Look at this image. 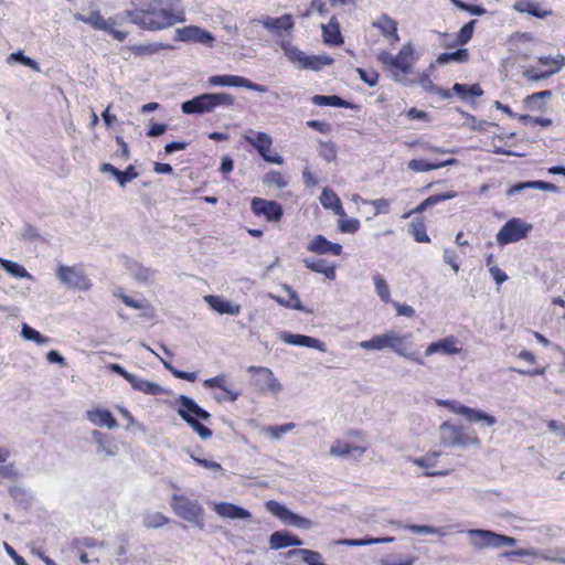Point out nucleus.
I'll return each instance as SVG.
<instances>
[{"label":"nucleus","mask_w":565,"mask_h":565,"mask_svg":"<svg viewBox=\"0 0 565 565\" xmlns=\"http://www.w3.org/2000/svg\"><path fill=\"white\" fill-rule=\"evenodd\" d=\"M134 10L125 12L127 19L145 30H161L184 22V13H174L164 0H134Z\"/></svg>","instance_id":"f257e3e1"},{"label":"nucleus","mask_w":565,"mask_h":565,"mask_svg":"<svg viewBox=\"0 0 565 565\" xmlns=\"http://www.w3.org/2000/svg\"><path fill=\"white\" fill-rule=\"evenodd\" d=\"M414 55V46L408 42L401 47L397 55L382 51L379 53L377 60L391 72L395 82L407 85L409 82L406 79V75L413 72Z\"/></svg>","instance_id":"f03ea898"},{"label":"nucleus","mask_w":565,"mask_h":565,"mask_svg":"<svg viewBox=\"0 0 565 565\" xmlns=\"http://www.w3.org/2000/svg\"><path fill=\"white\" fill-rule=\"evenodd\" d=\"M179 405L177 408L178 415L199 435L201 439H209L212 437V430L203 425L201 422H207L211 414L202 408L193 398L186 395H179L175 399Z\"/></svg>","instance_id":"7ed1b4c3"},{"label":"nucleus","mask_w":565,"mask_h":565,"mask_svg":"<svg viewBox=\"0 0 565 565\" xmlns=\"http://www.w3.org/2000/svg\"><path fill=\"white\" fill-rule=\"evenodd\" d=\"M235 98L228 93H204L194 96L181 104L185 115H203L213 111L216 107H232Z\"/></svg>","instance_id":"20e7f679"},{"label":"nucleus","mask_w":565,"mask_h":565,"mask_svg":"<svg viewBox=\"0 0 565 565\" xmlns=\"http://www.w3.org/2000/svg\"><path fill=\"white\" fill-rule=\"evenodd\" d=\"M170 507L178 518L200 530L204 529L205 510L198 500L174 493L171 497Z\"/></svg>","instance_id":"39448f33"},{"label":"nucleus","mask_w":565,"mask_h":565,"mask_svg":"<svg viewBox=\"0 0 565 565\" xmlns=\"http://www.w3.org/2000/svg\"><path fill=\"white\" fill-rule=\"evenodd\" d=\"M439 438L440 444L446 447L467 448L480 444L472 429L461 425H454L450 422H444L439 426Z\"/></svg>","instance_id":"423d86ee"},{"label":"nucleus","mask_w":565,"mask_h":565,"mask_svg":"<svg viewBox=\"0 0 565 565\" xmlns=\"http://www.w3.org/2000/svg\"><path fill=\"white\" fill-rule=\"evenodd\" d=\"M466 533L471 546L477 551L483 548H500L516 544V540L514 537L503 535L491 530L471 529Z\"/></svg>","instance_id":"0eeeda50"},{"label":"nucleus","mask_w":565,"mask_h":565,"mask_svg":"<svg viewBox=\"0 0 565 565\" xmlns=\"http://www.w3.org/2000/svg\"><path fill=\"white\" fill-rule=\"evenodd\" d=\"M531 230V224L522 221L521 218L513 217L503 224L497 233L495 238L500 246H505L525 238Z\"/></svg>","instance_id":"6e6552de"},{"label":"nucleus","mask_w":565,"mask_h":565,"mask_svg":"<svg viewBox=\"0 0 565 565\" xmlns=\"http://www.w3.org/2000/svg\"><path fill=\"white\" fill-rule=\"evenodd\" d=\"M243 138L258 152L264 161L274 164L284 163V158L280 154H271L269 152V149L273 145V138L268 134L264 131L250 130L249 135H244Z\"/></svg>","instance_id":"1a4fd4ad"},{"label":"nucleus","mask_w":565,"mask_h":565,"mask_svg":"<svg viewBox=\"0 0 565 565\" xmlns=\"http://www.w3.org/2000/svg\"><path fill=\"white\" fill-rule=\"evenodd\" d=\"M437 404L447 407L450 412L462 415L471 423H483L484 426H493L497 418L481 409L471 408L451 399H438Z\"/></svg>","instance_id":"9d476101"},{"label":"nucleus","mask_w":565,"mask_h":565,"mask_svg":"<svg viewBox=\"0 0 565 565\" xmlns=\"http://www.w3.org/2000/svg\"><path fill=\"white\" fill-rule=\"evenodd\" d=\"M265 508L269 513L287 525L303 530H309L313 526V522L311 520L292 512L287 507L275 500L267 501L265 503Z\"/></svg>","instance_id":"9b49d317"},{"label":"nucleus","mask_w":565,"mask_h":565,"mask_svg":"<svg viewBox=\"0 0 565 565\" xmlns=\"http://www.w3.org/2000/svg\"><path fill=\"white\" fill-rule=\"evenodd\" d=\"M57 279L70 289L89 290L90 280L79 266L60 265L56 269Z\"/></svg>","instance_id":"f8f14e48"},{"label":"nucleus","mask_w":565,"mask_h":565,"mask_svg":"<svg viewBox=\"0 0 565 565\" xmlns=\"http://www.w3.org/2000/svg\"><path fill=\"white\" fill-rule=\"evenodd\" d=\"M247 372L256 374L254 385L260 392H269L271 394H278L282 391V386L279 381L275 377L273 371L265 366H249Z\"/></svg>","instance_id":"ddd939ff"},{"label":"nucleus","mask_w":565,"mask_h":565,"mask_svg":"<svg viewBox=\"0 0 565 565\" xmlns=\"http://www.w3.org/2000/svg\"><path fill=\"white\" fill-rule=\"evenodd\" d=\"M250 210L257 216H264L268 222H279L284 215V209L277 201L262 198H253Z\"/></svg>","instance_id":"4468645a"},{"label":"nucleus","mask_w":565,"mask_h":565,"mask_svg":"<svg viewBox=\"0 0 565 565\" xmlns=\"http://www.w3.org/2000/svg\"><path fill=\"white\" fill-rule=\"evenodd\" d=\"M175 41L200 43L206 46H213L214 35L196 25H188L175 30Z\"/></svg>","instance_id":"2eb2a0df"},{"label":"nucleus","mask_w":565,"mask_h":565,"mask_svg":"<svg viewBox=\"0 0 565 565\" xmlns=\"http://www.w3.org/2000/svg\"><path fill=\"white\" fill-rule=\"evenodd\" d=\"M92 440L96 445V454L103 458L115 457L119 451L115 438L98 429L92 431Z\"/></svg>","instance_id":"dca6fc26"},{"label":"nucleus","mask_w":565,"mask_h":565,"mask_svg":"<svg viewBox=\"0 0 565 565\" xmlns=\"http://www.w3.org/2000/svg\"><path fill=\"white\" fill-rule=\"evenodd\" d=\"M279 339L290 345L311 348V349H316L320 352L327 351V345L323 341H321L317 338L310 337V335L290 333L288 331H281L279 333Z\"/></svg>","instance_id":"f3484780"},{"label":"nucleus","mask_w":565,"mask_h":565,"mask_svg":"<svg viewBox=\"0 0 565 565\" xmlns=\"http://www.w3.org/2000/svg\"><path fill=\"white\" fill-rule=\"evenodd\" d=\"M307 250L317 255L340 256L343 247L339 243L329 241L326 236L318 234L308 243Z\"/></svg>","instance_id":"a211bd4d"},{"label":"nucleus","mask_w":565,"mask_h":565,"mask_svg":"<svg viewBox=\"0 0 565 565\" xmlns=\"http://www.w3.org/2000/svg\"><path fill=\"white\" fill-rule=\"evenodd\" d=\"M126 269L129 274L141 284H152L154 281L157 270L146 267L135 259H127L125 263Z\"/></svg>","instance_id":"6ab92c4d"},{"label":"nucleus","mask_w":565,"mask_h":565,"mask_svg":"<svg viewBox=\"0 0 565 565\" xmlns=\"http://www.w3.org/2000/svg\"><path fill=\"white\" fill-rule=\"evenodd\" d=\"M535 189V190H542V191H548L553 193H558L559 188L553 183L542 181V180H535V181H524L519 182L513 185H511L507 190V196L512 198L515 194H519L525 190Z\"/></svg>","instance_id":"aec40b11"},{"label":"nucleus","mask_w":565,"mask_h":565,"mask_svg":"<svg viewBox=\"0 0 565 565\" xmlns=\"http://www.w3.org/2000/svg\"><path fill=\"white\" fill-rule=\"evenodd\" d=\"M204 300L212 310L220 315L237 316L241 313V305L234 303L220 296L209 295L204 297Z\"/></svg>","instance_id":"412c9836"},{"label":"nucleus","mask_w":565,"mask_h":565,"mask_svg":"<svg viewBox=\"0 0 565 565\" xmlns=\"http://www.w3.org/2000/svg\"><path fill=\"white\" fill-rule=\"evenodd\" d=\"M213 510L220 516L231 520H245L252 518V513L248 510L230 502L215 503Z\"/></svg>","instance_id":"4be33fe9"},{"label":"nucleus","mask_w":565,"mask_h":565,"mask_svg":"<svg viewBox=\"0 0 565 565\" xmlns=\"http://www.w3.org/2000/svg\"><path fill=\"white\" fill-rule=\"evenodd\" d=\"M300 545H302V541L297 535L286 530L275 531L269 536L270 550L277 551L289 546Z\"/></svg>","instance_id":"5701e85b"},{"label":"nucleus","mask_w":565,"mask_h":565,"mask_svg":"<svg viewBox=\"0 0 565 565\" xmlns=\"http://www.w3.org/2000/svg\"><path fill=\"white\" fill-rule=\"evenodd\" d=\"M86 418L98 427H107L114 429L118 427L116 418L111 412L106 408H95L86 412Z\"/></svg>","instance_id":"b1692460"},{"label":"nucleus","mask_w":565,"mask_h":565,"mask_svg":"<svg viewBox=\"0 0 565 565\" xmlns=\"http://www.w3.org/2000/svg\"><path fill=\"white\" fill-rule=\"evenodd\" d=\"M458 160L456 158H449L444 161H435L429 162L424 159H413L408 161L407 167L413 172H428L431 170L440 169L444 167H451L458 164Z\"/></svg>","instance_id":"393cba45"},{"label":"nucleus","mask_w":565,"mask_h":565,"mask_svg":"<svg viewBox=\"0 0 565 565\" xmlns=\"http://www.w3.org/2000/svg\"><path fill=\"white\" fill-rule=\"evenodd\" d=\"M457 340L454 337H447L436 342H431L426 351L425 355L429 356L436 353H441L445 355H452L460 352V349L456 345Z\"/></svg>","instance_id":"a878e982"},{"label":"nucleus","mask_w":565,"mask_h":565,"mask_svg":"<svg viewBox=\"0 0 565 565\" xmlns=\"http://www.w3.org/2000/svg\"><path fill=\"white\" fill-rule=\"evenodd\" d=\"M260 22L265 29L270 32L279 33L281 31H290L294 29V20L290 14H284L279 18H270L266 17L262 20H256Z\"/></svg>","instance_id":"bb28decb"},{"label":"nucleus","mask_w":565,"mask_h":565,"mask_svg":"<svg viewBox=\"0 0 565 565\" xmlns=\"http://www.w3.org/2000/svg\"><path fill=\"white\" fill-rule=\"evenodd\" d=\"M365 447L355 446L350 443L337 439L330 447L329 452L332 457H361L365 452Z\"/></svg>","instance_id":"cd10ccee"},{"label":"nucleus","mask_w":565,"mask_h":565,"mask_svg":"<svg viewBox=\"0 0 565 565\" xmlns=\"http://www.w3.org/2000/svg\"><path fill=\"white\" fill-rule=\"evenodd\" d=\"M439 456H440L439 451H430V452H427L425 456L412 459V462L415 466L427 469L428 471L425 472V476H427V477L446 476L448 473V471H446V470L445 471L429 470V469L436 467Z\"/></svg>","instance_id":"c85d7f7f"},{"label":"nucleus","mask_w":565,"mask_h":565,"mask_svg":"<svg viewBox=\"0 0 565 565\" xmlns=\"http://www.w3.org/2000/svg\"><path fill=\"white\" fill-rule=\"evenodd\" d=\"M320 203L327 210H332L335 215L347 216L342 203L335 192L329 188H324L320 194Z\"/></svg>","instance_id":"c756f323"},{"label":"nucleus","mask_w":565,"mask_h":565,"mask_svg":"<svg viewBox=\"0 0 565 565\" xmlns=\"http://www.w3.org/2000/svg\"><path fill=\"white\" fill-rule=\"evenodd\" d=\"M321 28L324 43L335 46L343 43L340 25L334 17L330 19L328 24H322Z\"/></svg>","instance_id":"7c9ffc66"},{"label":"nucleus","mask_w":565,"mask_h":565,"mask_svg":"<svg viewBox=\"0 0 565 565\" xmlns=\"http://www.w3.org/2000/svg\"><path fill=\"white\" fill-rule=\"evenodd\" d=\"M129 384L135 391L142 392L147 395L157 396L164 394L167 391L157 383L150 382L148 380L140 379L134 374L131 379H129Z\"/></svg>","instance_id":"2f4dec72"},{"label":"nucleus","mask_w":565,"mask_h":565,"mask_svg":"<svg viewBox=\"0 0 565 565\" xmlns=\"http://www.w3.org/2000/svg\"><path fill=\"white\" fill-rule=\"evenodd\" d=\"M311 103L317 106H331L354 109L356 105L341 98L338 95H315L311 97Z\"/></svg>","instance_id":"473e14b6"},{"label":"nucleus","mask_w":565,"mask_h":565,"mask_svg":"<svg viewBox=\"0 0 565 565\" xmlns=\"http://www.w3.org/2000/svg\"><path fill=\"white\" fill-rule=\"evenodd\" d=\"M303 264L306 268L310 269L313 273L322 274L327 279L333 280L335 278V266L328 265L326 259H311L303 258Z\"/></svg>","instance_id":"72a5a7b5"},{"label":"nucleus","mask_w":565,"mask_h":565,"mask_svg":"<svg viewBox=\"0 0 565 565\" xmlns=\"http://www.w3.org/2000/svg\"><path fill=\"white\" fill-rule=\"evenodd\" d=\"M392 332L388 331L383 334L374 335L370 340H365L359 343L360 348L367 351H381L384 349H391Z\"/></svg>","instance_id":"f704fd0d"},{"label":"nucleus","mask_w":565,"mask_h":565,"mask_svg":"<svg viewBox=\"0 0 565 565\" xmlns=\"http://www.w3.org/2000/svg\"><path fill=\"white\" fill-rule=\"evenodd\" d=\"M75 19L102 31L108 30V24L111 21V19L105 20L98 10L92 11L88 15L76 13Z\"/></svg>","instance_id":"c9c22d12"},{"label":"nucleus","mask_w":565,"mask_h":565,"mask_svg":"<svg viewBox=\"0 0 565 565\" xmlns=\"http://www.w3.org/2000/svg\"><path fill=\"white\" fill-rule=\"evenodd\" d=\"M331 64H333V58L329 55H307L301 68L319 72Z\"/></svg>","instance_id":"e433bc0d"},{"label":"nucleus","mask_w":565,"mask_h":565,"mask_svg":"<svg viewBox=\"0 0 565 565\" xmlns=\"http://www.w3.org/2000/svg\"><path fill=\"white\" fill-rule=\"evenodd\" d=\"M513 9L518 12H526L527 14L540 19H543L551 14V11L542 10L537 3H533L527 0L516 1L513 6Z\"/></svg>","instance_id":"4c0bfd02"},{"label":"nucleus","mask_w":565,"mask_h":565,"mask_svg":"<svg viewBox=\"0 0 565 565\" xmlns=\"http://www.w3.org/2000/svg\"><path fill=\"white\" fill-rule=\"evenodd\" d=\"M468 60H469L468 50L460 47V49L456 50L455 52L440 53L437 56L436 62L439 65H446L451 62L466 63V62H468Z\"/></svg>","instance_id":"58836bf2"},{"label":"nucleus","mask_w":565,"mask_h":565,"mask_svg":"<svg viewBox=\"0 0 565 565\" xmlns=\"http://www.w3.org/2000/svg\"><path fill=\"white\" fill-rule=\"evenodd\" d=\"M372 26L380 30L384 38H388V35L394 32V30H396L397 21L391 18L388 14L382 13L375 21L372 22Z\"/></svg>","instance_id":"ea45409f"},{"label":"nucleus","mask_w":565,"mask_h":565,"mask_svg":"<svg viewBox=\"0 0 565 565\" xmlns=\"http://www.w3.org/2000/svg\"><path fill=\"white\" fill-rule=\"evenodd\" d=\"M409 234L414 237L417 243H429L430 238L426 232V225L423 218L416 217L409 224Z\"/></svg>","instance_id":"a19ab883"},{"label":"nucleus","mask_w":565,"mask_h":565,"mask_svg":"<svg viewBox=\"0 0 565 565\" xmlns=\"http://www.w3.org/2000/svg\"><path fill=\"white\" fill-rule=\"evenodd\" d=\"M21 337L24 340L35 342L38 345H46L51 342V339L49 337L43 335L38 330L30 327L28 323H22Z\"/></svg>","instance_id":"79ce46f5"},{"label":"nucleus","mask_w":565,"mask_h":565,"mask_svg":"<svg viewBox=\"0 0 565 565\" xmlns=\"http://www.w3.org/2000/svg\"><path fill=\"white\" fill-rule=\"evenodd\" d=\"M242 78L243 76L238 75H213L209 77L207 83L210 84V86L241 87Z\"/></svg>","instance_id":"37998d69"},{"label":"nucleus","mask_w":565,"mask_h":565,"mask_svg":"<svg viewBox=\"0 0 565 565\" xmlns=\"http://www.w3.org/2000/svg\"><path fill=\"white\" fill-rule=\"evenodd\" d=\"M280 47L284 51L285 55L288 57L289 61L294 63H299V66L301 67L307 54L296 47L294 44H291L289 41H281Z\"/></svg>","instance_id":"c03bdc74"},{"label":"nucleus","mask_w":565,"mask_h":565,"mask_svg":"<svg viewBox=\"0 0 565 565\" xmlns=\"http://www.w3.org/2000/svg\"><path fill=\"white\" fill-rule=\"evenodd\" d=\"M295 427V423H286L282 425L265 426L262 428V431L270 439L279 440L284 435L290 433Z\"/></svg>","instance_id":"a18cd8bd"},{"label":"nucleus","mask_w":565,"mask_h":565,"mask_svg":"<svg viewBox=\"0 0 565 565\" xmlns=\"http://www.w3.org/2000/svg\"><path fill=\"white\" fill-rule=\"evenodd\" d=\"M8 491L10 497L20 508L25 510L31 505V495L24 488L12 486Z\"/></svg>","instance_id":"49530a36"},{"label":"nucleus","mask_w":565,"mask_h":565,"mask_svg":"<svg viewBox=\"0 0 565 565\" xmlns=\"http://www.w3.org/2000/svg\"><path fill=\"white\" fill-rule=\"evenodd\" d=\"M372 279L374 282L375 292L380 299L385 303L390 302L391 291L385 278L380 273H375L373 274Z\"/></svg>","instance_id":"de8ad7c7"},{"label":"nucleus","mask_w":565,"mask_h":565,"mask_svg":"<svg viewBox=\"0 0 565 565\" xmlns=\"http://www.w3.org/2000/svg\"><path fill=\"white\" fill-rule=\"evenodd\" d=\"M0 266L14 278H31L28 270L15 262L0 257Z\"/></svg>","instance_id":"09e8293b"},{"label":"nucleus","mask_w":565,"mask_h":565,"mask_svg":"<svg viewBox=\"0 0 565 565\" xmlns=\"http://www.w3.org/2000/svg\"><path fill=\"white\" fill-rule=\"evenodd\" d=\"M408 338V334H398L393 331L391 339V350L401 356L406 354V349L412 347V344L407 342Z\"/></svg>","instance_id":"8fccbe9b"},{"label":"nucleus","mask_w":565,"mask_h":565,"mask_svg":"<svg viewBox=\"0 0 565 565\" xmlns=\"http://www.w3.org/2000/svg\"><path fill=\"white\" fill-rule=\"evenodd\" d=\"M7 62L9 64H11V63H20V64H22V65H24L26 67H30L31 70H33L35 72H40L39 63L35 60L24 55V53L22 51H20V50L17 51V52L11 53L8 56V58H7Z\"/></svg>","instance_id":"3c124183"},{"label":"nucleus","mask_w":565,"mask_h":565,"mask_svg":"<svg viewBox=\"0 0 565 565\" xmlns=\"http://www.w3.org/2000/svg\"><path fill=\"white\" fill-rule=\"evenodd\" d=\"M318 154L327 162H332L337 159L338 149L333 141L319 140Z\"/></svg>","instance_id":"603ef678"},{"label":"nucleus","mask_w":565,"mask_h":565,"mask_svg":"<svg viewBox=\"0 0 565 565\" xmlns=\"http://www.w3.org/2000/svg\"><path fill=\"white\" fill-rule=\"evenodd\" d=\"M170 47L169 45H164L162 43H149V44H140L131 47L132 53L136 56H146L158 53L161 50Z\"/></svg>","instance_id":"864d4df0"},{"label":"nucleus","mask_w":565,"mask_h":565,"mask_svg":"<svg viewBox=\"0 0 565 565\" xmlns=\"http://www.w3.org/2000/svg\"><path fill=\"white\" fill-rule=\"evenodd\" d=\"M458 111L461 114V116L463 118H466V125L471 129V130H475V131H486L487 130V127L489 126H492L493 124L492 122H489V121H486V120H478L476 116L465 111V110H461V109H458Z\"/></svg>","instance_id":"5fc2aeb1"},{"label":"nucleus","mask_w":565,"mask_h":565,"mask_svg":"<svg viewBox=\"0 0 565 565\" xmlns=\"http://www.w3.org/2000/svg\"><path fill=\"white\" fill-rule=\"evenodd\" d=\"M361 227V222L358 218H347L342 216L338 220V230L340 233L354 234Z\"/></svg>","instance_id":"6e6d98bb"},{"label":"nucleus","mask_w":565,"mask_h":565,"mask_svg":"<svg viewBox=\"0 0 565 565\" xmlns=\"http://www.w3.org/2000/svg\"><path fill=\"white\" fill-rule=\"evenodd\" d=\"M162 362L163 366L177 379L194 382L198 377L195 372H186L175 369L171 363L158 356Z\"/></svg>","instance_id":"4d7b16f0"},{"label":"nucleus","mask_w":565,"mask_h":565,"mask_svg":"<svg viewBox=\"0 0 565 565\" xmlns=\"http://www.w3.org/2000/svg\"><path fill=\"white\" fill-rule=\"evenodd\" d=\"M73 550L81 552L83 548H93L98 545H103L96 539L92 536L75 537L71 543Z\"/></svg>","instance_id":"13d9d810"},{"label":"nucleus","mask_w":565,"mask_h":565,"mask_svg":"<svg viewBox=\"0 0 565 565\" xmlns=\"http://www.w3.org/2000/svg\"><path fill=\"white\" fill-rule=\"evenodd\" d=\"M191 458L199 466H201L204 469L210 470L211 472H213L214 476L222 475L223 471H224L222 466L218 462H216V461L204 459V458H200V457L195 456L194 454H191Z\"/></svg>","instance_id":"bf43d9fd"},{"label":"nucleus","mask_w":565,"mask_h":565,"mask_svg":"<svg viewBox=\"0 0 565 565\" xmlns=\"http://www.w3.org/2000/svg\"><path fill=\"white\" fill-rule=\"evenodd\" d=\"M169 522L168 516L160 512H154L147 515L143 520V524L149 529H158L166 525Z\"/></svg>","instance_id":"052dcab7"},{"label":"nucleus","mask_w":565,"mask_h":565,"mask_svg":"<svg viewBox=\"0 0 565 565\" xmlns=\"http://www.w3.org/2000/svg\"><path fill=\"white\" fill-rule=\"evenodd\" d=\"M475 20L469 21L459 30L457 33L456 44L465 45L471 40L475 30Z\"/></svg>","instance_id":"680f3d73"},{"label":"nucleus","mask_w":565,"mask_h":565,"mask_svg":"<svg viewBox=\"0 0 565 565\" xmlns=\"http://www.w3.org/2000/svg\"><path fill=\"white\" fill-rule=\"evenodd\" d=\"M356 73L360 79L370 87L375 86L380 78L379 73L374 70H364L362 67H358Z\"/></svg>","instance_id":"e2e57ef3"},{"label":"nucleus","mask_w":565,"mask_h":565,"mask_svg":"<svg viewBox=\"0 0 565 565\" xmlns=\"http://www.w3.org/2000/svg\"><path fill=\"white\" fill-rule=\"evenodd\" d=\"M553 76L552 72H544L535 67H527L523 71V77L531 82H539Z\"/></svg>","instance_id":"0e129e2a"},{"label":"nucleus","mask_w":565,"mask_h":565,"mask_svg":"<svg viewBox=\"0 0 565 565\" xmlns=\"http://www.w3.org/2000/svg\"><path fill=\"white\" fill-rule=\"evenodd\" d=\"M138 175H139V173L136 170L135 166L129 164L124 171H121V170L119 171V174H118L116 181L118 182V184L121 188H125L128 182L138 178Z\"/></svg>","instance_id":"69168bd1"},{"label":"nucleus","mask_w":565,"mask_h":565,"mask_svg":"<svg viewBox=\"0 0 565 565\" xmlns=\"http://www.w3.org/2000/svg\"><path fill=\"white\" fill-rule=\"evenodd\" d=\"M282 289L289 296V299H288L289 302L286 303V308L302 311L303 307H302V303H301V301L299 299L298 294L290 286H288L287 284L282 285Z\"/></svg>","instance_id":"338daca9"},{"label":"nucleus","mask_w":565,"mask_h":565,"mask_svg":"<svg viewBox=\"0 0 565 565\" xmlns=\"http://www.w3.org/2000/svg\"><path fill=\"white\" fill-rule=\"evenodd\" d=\"M415 556H406L404 558H395L388 555L380 561V565H413L416 562Z\"/></svg>","instance_id":"774afa93"}]
</instances>
